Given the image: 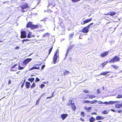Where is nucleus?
I'll return each instance as SVG.
<instances>
[{"instance_id": "nucleus-1", "label": "nucleus", "mask_w": 122, "mask_h": 122, "mask_svg": "<svg viewBox=\"0 0 122 122\" xmlns=\"http://www.w3.org/2000/svg\"><path fill=\"white\" fill-rule=\"evenodd\" d=\"M39 26L37 25H33L32 23L30 21L26 25V27H30L32 29H36L39 28Z\"/></svg>"}, {"instance_id": "nucleus-2", "label": "nucleus", "mask_w": 122, "mask_h": 122, "mask_svg": "<svg viewBox=\"0 0 122 122\" xmlns=\"http://www.w3.org/2000/svg\"><path fill=\"white\" fill-rule=\"evenodd\" d=\"M59 50L57 49L54 54V57L53 58V63L54 64H55L56 62L58 61H57V58L58 56L59 55Z\"/></svg>"}, {"instance_id": "nucleus-3", "label": "nucleus", "mask_w": 122, "mask_h": 122, "mask_svg": "<svg viewBox=\"0 0 122 122\" xmlns=\"http://www.w3.org/2000/svg\"><path fill=\"white\" fill-rule=\"evenodd\" d=\"M93 23H92L89 25L83 28L82 30V32L84 33H87L89 31V29L90 28L92 27V26H90L93 24Z\"/></svg>"}, {"instance_id": "nucleus-4", "label": "nucleus", "mask_w": 122, "mask_h": 122, "mask_svg": "<svg viewBox=\"0 0 122 122\" xmlns=\"http://www.w3.org/2000/svg\"><path fill=\"white\" fill-rule=\"evenodd\" d=\"M120 61L119 57L117 56H115L112 59L109 61V63L112 62L113 63Z\"/></svg>"}, {"instance_id": "nucleus-5", "label": "nucleus", "mask_w": 122, "mask_h": 122, "mask_svg": "<svg viewBox=\"0 0 122 122\" xmlns=\"http://www.w3.org/2000/svg\"><path fill=\"white\" fill-rule=\"evenodd\" d=\"M116 102H113V101H109V102H103L100 101H99L98 102V103L99 104H105L106 105H107L109 104H112Z\"/></svg>"}, {"instance_id": "nucleus-6", "label": "nucleus", "mask_w": 122, "mask_h": 122, "mask_svg": "<svg viewBox=\"0 0 122 122\" xmlns=\"http://www.w3.org/2000/svg\"><path fill=\"white\" fill-rule=\"evenodd\" d=\"M21 5V6L20 7L21 9L23 10L28 7V5L25 3H22Z\"/></svg>"}, {"instance_id": "nucleus-7", "label": "nucleus", "mask_w": 122, "mask_h": 122, "mask_svg": "<svg viewBox=\"0 0 122 122\" xmlns=\"http://www.w3.org/2000/svg\"><path fill=\"white\" fill-rule=\"evenodd\" d=\"M21 37L22 38H25L27 36L26 33L25 31H21Z\"/></svg>"}, {"instance_id": "nucleus-8", "label": "nucleus", "mask_w": 122, "mask_h": 122, "mask_svg": "<svg viewBox=\"0 0 122 122\" xmlns=\"http://www.w3.org/2000/svg\"><path fill=\"white\" fill-rule=\"evenodd\" d=\"M17 65V64H15L11 67L10 69V71H15L17 70V68L16 67V66Z\"/></svg>"}, {"instance_id": "nucleus-9", "label": "nucleus", "mask_w": 122, "mask_h": 122, "mask_svg": "<svg viewBox=\"0 0 122 122\" xmlns=\"http://www.w3.org/2000/svg\"><path fill=\"white\" fill-rule=\"evenodd\" d=\"M73 46H74V45H72L71 46L70 45L69 46L68 48V49H67L65 57L64 58V60H65V59H66V57L67 56V54H68L69 52L70 51V50L71 49L72 47H73Z\"/></svg>"}, {"instance_id": "nucleus-10", "label": "nucleus", "mask_w": 122, "mask_h": 122, "mask_svg": "<svg viewBox=\"0 0 122 122\" xmlns=\"http://www.w3.org/2000/svg\"><path fill=\"white\" fill-rule=\"evenodd\" d=\"M32 59L30 58H27L24 60L23 63L24 65H25L31 61Z\"/></svg>"}, {"instance_id": "nucleus-11", "label": "nucleus", "mask_w": 122, "mask_h": 122, "mask_svg": "<svg viewBox=\"0 0 122 122\" xmlns=\"http://www.w3.org/2000/svg\"><path fill=\"white\" fill-rule=\"evenodd\" d=\"M92 18H90L87 19L86 20L84 21L83 22H81V24H82L84 25L86 23H88V22H90L92 20Z\"/></svg>"}, {"instance_id": "nucleus-12", "label": "nucleus", "mask_w": 122, "mask_h": 122, "mask_svg": "<svg viewBox=\"0 0 122 122\" xmlns=\"http://www.w3.org/2000/svg\"><path fill=\"white\" fill-rule=\"evenodd\" d=\"M70 105H71V107L73 110H75L76 107L74 103H72V101H70Z\"/></svg>"}, {"instance_id": "nucleus-13", "label": "nucleus", "mask_w": 122, "mask_h": 122, "mask_svg": "<svg viewBox=\"0 0 122 122\" xmlns=\"http://www.w3.org/2000/svg\"><path fill=\"white\" fill-rule=\"evenodd\" d=\"M109 52L108 51L105 52L101 54L100 55V56L103 57L106 56L108 54Z\"/></svg>"}, {"instance_id": "nucleus-14", "label": "nucleus", "mask_w": 122, "mask_h": 122, "mask_svg": "<svg viewBox=\"0 0 122 122\" xmlns=\"http://www.w3.org/2000/svg\"><path fill=\"white\" fill-rule=\"evenodd\" d=\"M68 116V115L67 114H64L61 115V116L62 119L64 120Z\"/></svg>"}, {"instance_id": "nucleus-15", "label": "nucleus", "mask_w": 122, "mask_h": 122, "mask_svg": "<svg viewBox=\"0 0 122 122\" xmlns=\"http://www.w3.org/2000/svg\"><path fill=\"white\" fill-rule=\"evenodd\" d=\"M25 85L26 87V88L28 89L30 86V82L28 81H26L25 83Z\"/></svg>"}, {"instance_id": "nucleus-16", "label": "nucleus", "mask_w": 122, "mask_h": 122, "mask_svg": "<svg viewBox=\"0 0 122 122\" xmlns=\"http://www.w3.org/2000/svg\"><path fill=\"white\" fill-rule=\"evenodd\" d=\"M104 117H103L102 116H97L96 117V119L97 120H102L104 119Z\"/></svg>"}, {"instance_id": "nucleus-17", "label": "nucleus", "mask_w": 122, "mask_h": 122, "mask_svg": "<svg viewBox=\"0 0 122 122\" xmlns=\"http://www.w3.org/2000/svg\"><path fill=\"white\" fill-rule=\"evenodd\" d=\"M40 68V67H37L36 66H34V67H33L31 68H30L29 69V70L30 71L32 70L33 69H39Z\"/></svg>"}, {"instance_id": "nucleus-18", "label": "nucleus", "mask_w": 122, "mask_h": 122, "mask_svg": "<svg viewBox=\"0 0 122 122\" xmlns=\"http://www.w3.org/2000/svg\"><path fill=\"white\" fill-rule=\"evenodd\" d=\"M95 119L93 117H92L89 120V121L90 122H93L95 121Z\"/></svg>"}, {"instance_id": "nucleus-19", "label": "nucleus", "mask_w": 122, "mask_h": 122, "mask_svg": "<svg viewBox=\"0 0 122 122\" xmlns=\"http://www.w3.org/2000/svg\"><path fill=\"white\" fill-rule=\"evenodd\" d=\"M110 15L111 16H113L116 14V13L114 12L111 11L109 12Z\"/></svg>"}, {"instance_id": "nucleus-20", "label": "nucleus", "mask_w": 122, "mask_h": 122, "mask_svg": "<svg viewBox=\"0 0 122 122\" xmlns=\"http://www.w3.org/2000/svg\"><path fill=\"white\" fill-rule=\"evenodd\" d=\"M109 72L107 71L103 72L101 73L99 75H106Z\"/></svg>"}, {"instance_id": "nucleus-21", "label": "nucleus", "mask_w": 122, "mask_h": 122, "mask_svg": "<svg viewBox=\"0 0 122 122\" xmlns=\"http://www.w3.org/2000/svg\"><path fill=\"white\" fill-rule=\"evenodd\" d=\"M28 80L32 83L34 81V78H29L28 79Z\"/></svg>"}, {"instance_id": "nucleus-22", "label": "nucleus", "mask_w": 122, "mask_h": 122, "mask_svg": "<svg viewBox=\"0 0 122 122\" xmlns=\"http://www.w3.org/2000/svg\"><path fill=\"white\" fill-rule=\"evenodd\" d=\"M87 96H88L89 98L91 99H93V98H94L96 97V96L93 95H88Z\"/></svg>"}, {"instance_id": "nucleus-23", "label": "nucleus", "mask_w": 122, "mask_h": 122, "mask_svg": "<svg viewBox=\"0 0 122 122\" xmlns=\"http://www.w3.org/2000/svg\"><path fill=\"white\" fill-rule=\"evenodd\" d=\"M97 102V100H94L92 101H90L89 103L91 104H93L95 103L96 102Z\"/></svg>"}, {"instance_id": "nucleus-24", "label": "nucleus", "mask_w": 122, "mask_h": 122, "mask_svg": "<svg viewBox=\"0 0 122 122\" xmlns=\"http://www.w3.org/2000/svg\"><path fill=\"white\" fill-rule=\"evenodd\" d=\"M69 73V71L67 70H66L64 72V75H67Z\"/></svg>"}, {"instance_id": "nucleus-25", "label": "nucleus", "mask_w": 122, "mask_h": 122, "mask_svg": "<svg viewBox=\"0 0 122 122\" xmlns=\"http://www.w3.org/2000/svg\"><path fill=\"white\" fill-rule=\"evenodd\" d=\"M90 101L88 100H84L83 101V103H89Z\"/></svg>"}, {"instance_id": "nucleus-26", "label": "nucleus", "mask_w": 122, "mask_h": 122, "mask_svg": "<svg viewBox=\"0 0 122 122\" xmlns=\"http://www.w3.org/2000/svg\"><path fill=\"white\" fill-rule=\"evenodd\" d=\"M24 68V67H21L20 64H19L18 67V69L19 70H22Z\"/></svg>"}, {"instance_id": "nucleus-27", "label": "nucleus", "mask_w": 122, "mask_h": 122, "mask_svg": "<svg viewBox=\"0 0 122 122\" xmlns=\"http://www.w3.org/2000/svg\"><path fill=\"white\" fill-rule=\"evenodd\" d=\"M36 86V85L34 82H33L31 87V88H32Z\"/></svg>"}, {"instance_id": "nucleus-28", "label": "nucleus", "mask_w": 122, "mask_h": 122, "mask_svg": "<svg viewBox=\"0 0 122 122\" xmlns=\"http://www.w3.org/2000/svg\"><path fill=\"white\" fill-rule=\"evenodd\" d=\"M116 97L118 98H120L122 97V95L119 94Z\"/></svg>"}, {"instance_id": "nucleus-29", "label": "nucleus", "mask_w": 122, "mask_h": 122, "mask_svg": "<svg viewBox=\"0 0 122 122\" xmlns=\"http://www.w3.org/2000/svg\"><path fill=\"white\" fill-rule=\"evenodd\" d=\"M111 66L115 68L116 69L118 67L117 66L115 65H112Z\"/></svg>"}, {"instance_id": "nucleus-30", "label": "nucleus", "mask_w": 122, "mask_h": 122, "mask_svg": "<svg viewBox=\"0 0 122 122\" xmlns=\"http://www.w3.org/2000/svg\"><path fill=\"white\" fill-rule=\"evenodd\" d=\"M107 62H108L107 61H106V62H105L103 63L102 64V66H104L106 64H107Z\"/></svg>"}, {"instance_id": "nucleus-31", "label": "nucleus", "mask_w": 122, "mask_h": 122, "mask_svg": "<svg viewBox=\"0 0 122 122\" xmlns=\"http://www.w3.org/2000/svg\"><path fill=\"white\" fill-rule=\"evenodd\" d=\"M121 107L120 104H119L118 105H116V107L117 108H119Z\"/></svg>"}, {"instance_id": "nucleus-32", "label": "nucleus", "mask_w": 122, "mask_h": 122, "mask_svg": "<svg viewBox=\"0 0 122 122\" xmlns=\"http://www.w3.org/2000/svg\"><path fill=\"white\" fill-rule=\"evenodd\" d=\"M31 37H34V36L31 35H29V34H28L27 35V37L28 38H31Z\"/></svg>"}, {"instance_id": "nucleus-33", "label": "nucleus", "mask_w": 122, "mask_h": 122, "mask_svg": "<svg viewBox=\"0 0 122 122\" xmlns=\"http://www.w3.org/2000/svg\"><path fill=\"white\" fill-rule=\"evenodd\" d=\"M49 35V33H46V34L44 35L43 36L44 37H45L46 36V35H47V36Z\"/></svg>"}, {"instance_id": "nucleus-34", "label": "nucleus", "mask_w": 122, "mask_h": 122, "mask_svg": "<svg viewBox=\"0 0 122 122\" xmlns=\"http://www.w3.org/2000/svg\"><path fill=\"white\" fill-rule=\"evenodd\" d=\"M52 48H53L52 47H51L50 48V49L49 50V55L50 54L51 52V51L52 50Z\"/></svg>"}, {"instance_id": "nucleus-35", "label": "nucleus", "mask_w": 122, "mask_h": 122, "mask_svg": "<svg viewBox=\"0 0 122 122\" xmlns=\"http://www.w3.org/2000/svg\"><path fill=\"white\" fill-rule=\"evenodd\" d=\"M81 115L82 117H84V112H81Z\"/></svg>"}, {"instance_id": "nucleus-36", "label": "nucleus", "mask_w": 122, "mask_h": 122, "mask_svg": "<svg viewBox=\"0 0 122 122\" xmlns=\"http://www.w3.org/2000/svg\"><path fill=\"white\" fill-rule=\"evenodd\" d=\"M73 2H76L80 1V0H71Z\"/></svg>"}, {"instance_id": "nucleus-37", "label": "nucleus", "mask_w": 122, "mask_h": 122, "mask_svg": "<svg viewBox=\"0 0 122 122\" xmlns=\"http://www.w3.org/2000/svg\"><path fill=\"white\" fill-rule=\"evenodd\" d=\"M40 81V79L38 78L37 77L36 78V80L35 81V82L39 81Z\"/></svg>"}, {"instance_id": "nucleus-38", "label": "nucleus", "mask_w": 122, "mask_h": 122, "mask_svg": "<svg viewBox=\"0 0 122 122\" xmlns=\"http://www.w3.org/2000/svg\"><path fill=\"white\" fill-rule=\"evenodd\" d=\"M108 113V112L106 110H105L103 111L102 113H103L105 114H106Z\"/></svg>"}, {"instance_id": "nucleus-39", "label": "nucleus", "mask_w": 122, "mask_h": 122, "mask_svg": "<svg viewBox=\"0 0 122 122\" xmlns=\"http://www.w3.org/2000/svg\"><path fill=\"white\" fill-rule=\"evenodd\" d=\"M45 86V85L43 84H41V85H40V86H41V88H43Z\"/></svg>"}, {"instance_id": "nucleus-40", "label": "nucleus", "mask_w": 122, "mask_h": 122, "mask_svg": "<svg viewBox=\"0 0 122 122\" xmlns=\"http://www.w3.org/2000/svg\"><path fill=\"white\" fill-rule=\"evenodd\" d=\"M45 66L44 65H42L41 67V69L42 70H43L44 68L45 67Z\"/></svg>"}, {"instance_id": "nucleus-41", "label": "nucleus", "mask_w": 122, "mask_h": 122, "mask_svg": "<svg viewBox=\"0 0 122 122\" xmlns=\"http://www.w3.org/2000/svg\"><path fill=\"white\" fill-rule=\"evenodd\" d=\"M101 92L99 89H98L97 91V92L98 93H100Z\"/></svg>"}, {"instance_id": "nucleus-42", "label": "nucleus", "mask_w": 122, "mask_h": 122, "mask_svg": "<svg viewBox=\"0 0 122 122\" xmlns=\"http://www.w3.org/2000/svg\"><path fill=\"white\" fill-rule=\"evenodd\" d=\"M73 35L74 34L73 33L69 35V37L71 38L73 36Z\"/></svg>"}, {"instance_id": "nucleus-43", "label": "nucleus", "mask_w": 122, "mask_h": 122, "mask_svg": "<svg viewBox=\"0 0 122 122\" xmlns=\"http://www.w3.org/2000/svg\"><path fill=\"white\" fill-rule=\"evenodd\" d=\"M40 101V99L39 98V99H38L37 100V101L36 102V104H38V103Z\"/></svg>"}, {"instance_id": "nucleus-44", "label": "nucleus", "mask_w": 122, "mask_h": 122, "mask_svg": "<svg viewBox=\"0 0 122 122\" xmlns=\"http://www.w3.org/2000/svg\"><path fill=\"white\" fill-rule=\"evenodd\" d=\"M47 18H45L43 19L42 20H41V21H46V20Z\"/></svg>"}, {"instance_id": "nucleus-45", "label": "nucleus", "mask_w": 122, "mask_h": 122, "mask_svg": "<svg viewBox=\"0 0 122 122\" xmlns=\"http://www.w3.org/2000/svg\"><path fill=\"white\" fill-rule=\"evenodd\" d=\"M80 120H81V121H83H83H84V120L82 118H80Z\"/></svg>"}, {"instance_id": "nucleus-46", "label": "nucleus", "mask_w": 122, "mask_h": 122, "mask_svg": "<svg viewBox=\"0 0 122 122\" xmlns=\"http://www.w3.org/2000/svg\"><path fill=\"white\" fill-rule=\"evenodd\" d=\"M84 92H86V93H87V92H88V91L87 90H84Z\"/></svg>"}, {"instance_id": "nucleus-47", "label": "nucleus", "mask_w": 122, "mask_h": 122, "mask_svg": "<svg viewBox=\"0 0 122 122\" xmlns=\"http://www.w3.org/2000/svg\"><path fill=\"white\" fill-rule=\"evenodd\" d=\"M24 83L22 84L21 85V88H22L23 86H24Z\"/></svg>"}, {"instance_id": "nucleus-48", "label": "nucleus", "mask_w": 122, "mask_h": 122, "mask_svg": "<svg viewBox=\"0 0 122 122\" xmlns=\"http://www.w3.org/2000/svg\"><path fill=\"white\" fill-rule=\"evenodd\" d=\"M11 83V81L10 80L9 81L8 84L9 85Z\"/></svg>"}, {"instance_id": "nucleus-49", "label": "nucleus", "mask_w": 122, "mask_h": 122, "mask_svg": "<svg viewBox=\"0 0 122 122\" xmlns=\"http://www.w3.org/2000/svg\"><path fill=\"white\" fill-rule=\"evenodd\" d=\"M19 48V47L18 46H16V47L15 48V49H18Z\"/></svg>"}, {"instance_id": "nucleus-50", "label": "nucleus", "mask_w": 122, "mask_h": 122, "mask_svg": "<svg viewBox=\"0 0 122 122\" xmlns=\"http://www.w3.org/2000/svg\"><path fill=\"white\" fill-rule=\"evenodd\" d=\"M92 109V107H90L88 108V110H91Z\"/></svg>"}, {"instance_id": "nucleus-51", "label": "nucleus", "mask_w": 122, "mask_h": 122, "mask_svg": "<svg viewBox=\"0 0 122 122\" xmlns=\"http://www.w3.org/2000/svg\"><path fill=\"white\" fill-rule=\"evenodd\" d=\"M26 41V39H24L22 40V43H24V42L25 41Z\"/></svg>"}, {"instance_id": "nucleus-52", "label": "nucleus", "mask_w": 122, "mask_h": 122, "mask_svg": "<svg viewBox=\"0 0 122 122\" xmlns=\"http://www.w3.org/2000/svg\"><path fill=\"white\" fill-rule=\"evenodd\" d=\"M26 41V39H24L22 40V43H24V42L25 41Z\"/></svg>"}, {"instance_id": "nucleus-53", "label": "nucleus", "mask_w": 122, "mask_h": 122, "mask_svg": "<svg viewBox=\"0 0 122 122\" xmlns=\"http://www.w3.org/2000/svg\"><path fill=\"white\" fill-rule=\"evenodd\" d=\"M105 15H110L109 14V12H108V13L107 14H105Z\"/></svg>"}, {"instance_id": "nucleus-54", "label": "nucleus", "mask_w": 122, "mask_h": 122, "mask_svg": "<svg viewBox=\"0 0 122 122\" xmlns=\"http://www.w3.org/2000/svg\"><path fill=\"white\" fill-rule=\"evenodd\" d=\"M52 95L51 97H47V99L50 98L52 97Z\"/></svg>"}, {"instance_id": "nucleus-55", "label": "nucleus", "mask_w": 122, "mask_h": 122, "mask_svg": "<svg viewBox=\"0 0 122 122\" xmlns=\"http://www.w3.org/2000/svg\"><path fill=\"white\" fill-rule=\"evenodd\" d=\"M85 109L86 110H88V108H87V107H85Z\"/></svg>"}, {"instance_id": "nucleus-56", "label": "nucleus", "mask_w": 122, "mask_h": 122, "mask_svg": "<svg viewBox=\"0 0 122 122\" xmlns=\"http://www.w3.org/2000/svg\"><path fill=\"white\" fill-rule=\"evenodd\" d=\"M111 110L113 112H115V111L114 109H112Z\"/></svg>"}, {"instance_id": "nucleus-57", "label": "nucleus", "mask_w": 122, "mask_h": 122, "mask_svg": "<svg viewBox=\"0 0 122 122\" xmlns=\"http://www.w3.org/2000/svg\"><path fill=\"white\" fill-rule=\"evenodd\" d=\"M29 35H31V32H29Z\"/></svg>"}, {"instance_id": "nucleus-58", "label": "nucleus", "mask_w": 122, "mask_h": 122, "mask_svg": "<svg viewBox=\"0 0 122 122\" xmlns=\"http://www.w3.org/2000/svg\"><path fill=\"white\" fill-rule=\"evenodd\" d=\"M122 111L121 110H119L118 111V112L119 113H121L122 112Z\"/></svg>"}, {"instance_id": "nucleus-59", "label": "nucleus", "mask_w": 122, "mask_h": 122, "mask_svg": "<svg viewBox=\"0 0 122 122\" xmlns=\"http://www.w3.org/2000/svg\"><path fill=\"white\" fill-rule=\"evenodd\" d=\"M102 89H103V90H104L105 89V88H104V86H103L102 87Z\"/></svg>"}, {"instance_id": "nucleus-60", "label": "nucleus", "mask_w": 122, "mask_h": 122, "mask_svg": "<svg viewBox=\"0 0 122 122\" xmlns=\"http://www.w3.org/2000/svg\"><path fill=\"white\" fill-rule=\"evenodd\" d=\"M94 114H95V115H96L97 114V113H96V112H94Z\"/></svg>"}, {"instance_id": "nucleus-61", "label": "nucleus", "mask_w": 122, "mask_h": 122, "mask_svg": "<svg viewBox=\"0 0 122 122\" xmlns=\"http://www.w3.org/2000/svg\"><path fill=\"white\" fill-rule=\"evenodd\" d=\"M26 41H30V40H29V39H26Z\"/></svg>"}, {"instance_id": "nucleus-62", "label": "nucleus", "mask_w": 122, "mask_h": 122, "mask_svg": "<svg viewBox=\"0 0 122 122\" xmlns=\"http://www.w3.org/2000/svg\"><path fill=\"white\" fill-rule=\"evenodd\" d=\"M21 11H22L23 12H25V11H24L23 10H21Z\"/></svg>"}, {"instance_id": "nucleus-63", "label": "nucleus", "mask_w": 122, "mask_h": 122, "mask_svg": "<svg viewBox=\"0 0 122 122\" xmlns=\"http://www.w3.org/2000/svg\"><path fill=\"white\" fill-rule=\"evenodd\" d=\"M121 107H122V103L121 104Z\"/></svg>"}, {"instance_id": "nucleus-64", "label": "nucleus", "mask_w": 122, "mask_h": 122, "mask_svg": "<svg viewBox=\"0 0 122 122\" xmlns=\"http://www.w3.org/2000/svg\"><path fill=\"white\" fill-rule=\"evenodd\" d=\"M98 122H102L101 121H98Z\"/></svg>"}]
</instances>
